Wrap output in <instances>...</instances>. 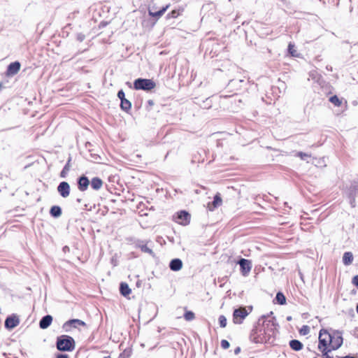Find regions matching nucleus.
Returning <instances> with one entry per match:
<instances>
[{"label":"nucleus","mask_w":358,"mask_h":358,"mask_svg":"<svg viewBox=\"0 0 358 358\" xmlns=\"http://www.w3.org/2000/svg\"><path fill=\"white\" fill-rule=\"evenodd\" d=\"M331 338V334H329L327 330H320L319 334L318 348L323 353L325 358H330L327 355V352H329V349H330Z\"/></svg>","instance_id":"1"},{"label":"nucleus","mask_w":358,"mask_h":358,"mask_svg":"<svg viewBox=\"0 0 358 358\" xmlns=\"http://www.w3.org/2000/svg\"><path fill=\"white\" fill-rule=\"evenodd\" d=\"M57 348L60 351H72L75 348V341L72 337L62 335L57 338Z\"/></svg>","instance_id":"2"},{"label":"nucleus","mask_w":358,"mask_h":358,"mask_svg":"<svg viewBox=\"0 0 358 358\" xmlns=\"http://www.w3.org/2000/svg\"><path fill=\"white\" fill-rule=\"evenodd\" d=\"M155 87V83L150 79L138 78L134 81V87L135 90H151Z\"/></svg>","instance_id":"3"},{"label":"nucleus","mask_w":358,"mask_h":358,"mask_svg":"<svg viewBox=\"0 0 358 358\" xmlns=\"http://www.w3.org/2000/svg\"><path fill=\"white\" fill-rule=\"evenodd\" d=\"M251 308H248V310L246 308H240L236 309L233 314L234 322L236 324L242 323L243 320L248 315L251 311Z\"/></svg>","instance_id":"4"},{"label":"nucleus","mask_w":358,"mask_h":358,"mask_svg":"<svg viewBox=\"0 0 358 358\" xmlns=\"http://www.w3.org/2000/svg\"><path fill=\"white\" fill-rule=\"evenodd\" d=\"M330 349L329 351L338 349L343 344L342 334L339 331H334L331 334Z\"/></svg>","instance_id":"5"},{"label":"nucleus","mask_w":358,"mask_h":358,"mask_svg":"<svg viewBox=\"0 0 358 358\" xmlns=\"http://www.w3.org/2000/svg\"><path fill=\"white\" fill-rule=\"evenodd\" d=\"M191 216L186 211H180L178 212L176 216L174 217V220L181 224V225H187L190 222Z\"/></svg>","instance_id":"6"},{"label":"nucleus","mask_w":358,"mask_h":358,"mask_svg":"<svg viewBox=\"0 0 358 358\" xmlns=\"http://www.w3.org/2000/svg\"><path fill=\"white\" fill-rule=\"evenodd\" d=\"M241 267V272L244 276H247L251 271L252 262L246 259H241L238 262Z\"/></svg>","instance_id":"7"},{"label":"nucleus","mask_w":358,"mask_h":358,"mask_svg":"<svg viewBox=\"0 0 358 358\" xmlns=\"http://www.w3.org/2000/svg\"><path fill=\"white\" fill-rule=\"evenodd\" d=\"M19 324V318L15 315H11L6 318L5 321V327L8 330H11L16 327Z\"/></svg>","instance_id":"8"},{"label":"nucleus","mask_w":358,"mask_h":358,"mask_svg":"<svg viewBox=\"0 0 358 358\" xmlns=\"http://www.w3.org/2000/svg\"><path fill=\"white\" fill-rule=\"evenodd\" d=\"M222 204V199L220 196V194L217 193L215 197L214 200L212 202H209L207 205V208L209 210L213 211L215 209L217 208Z\"/></svg>","instance_id":"9"},{"label":"nucleus","mask_w":358,"mask_h":358,"mask_svg":"<svg viewBox=\"0 0 358 358\" xmlns=\"http://www.w3.org/2000/svg\"><path fill=\"white\" fill-rule=\"evenodd\" d=\"M20 67L21 64L19 62H15L10 64L7 69L6 76H13L15 75L20 70Z\"/></svg>","instance_id":"10"},{"label":"nucleus","mask_w":358,"mask_h":358,"mask_svg":"<svg viewBox=\"0 0 358 358\" xmlns=\"http://www.w3.org/2000/svg\"><path fill=\"white\" fill-rule=\"evenodd\" d=\"M57 190L61 194V196L64 198H66L69 196L70 193V186L68 182H62L58 187Z\"/></svg>","instance_id":"11"},{"label":"nucleus","mask_w":358,"mask_h":358,"mask_svg":"<svg viewBox=\"0 0 358 358\" xmlns=\"http://www.w3.org/2000/svg\"><path fill=\"white\" fill-rule=\"evenodd\" d=\"M90 185L88 178L85 176H81L78 180V189L83 192L85 191Z\"/></svg>","instance_id":"12"},{"label":"nucleus","mask_w":358,"mask_h":358,"mask_svg":"<svg viewBox=\"0 0 358 358\" xmlns=\"http://www.w3.org/2000/svg\"><path fill=\"white\" fill-rule=\"evenodd\" d=\"M52 317L51 315L44 316L40 321V327L43 329L48 328L52 323Z\"/></svg>","instance_id":"13"},{"label":"nucleus","mask_w":358,"mask_h":358,"mask_svg":"<svg viewBox=\"0 0 358 358\" xmlns=\"http://www.w3.org/2000/svg\"><path fill=\"white\" fill-rule=\"evenodd\" d=\"M170 268L172 271H180L182 267V262L180 259H174L170 262Z\"/></svg>","instance_id":"14"},{"label":"nucleus","mask_w":358,"mask_h":358,"mask_svg":"<svg viewBox=\"0 0 358 358\" xmlns=\"http://www.w3.org/2000/svg\"><path fill=\"white\" fill-rule=\"evenodd\" d=\"M103 185V181L99 178H94L91 181V187L94 190H99Z\"/></svg>","instance_id":"15"},{"label":"nucleus","mask_w":358,"mask_h":358,"mask_svg":"<svg viewBox=\"0 0 358 358\" xmlns=\"http://www.w3.org/2000/svg\"><path fill=\"white\" fill-rule=\"evenodd\" d=\"M353 255L350 252H346L343 256V262L345 265L348 266L352 263Z\"/></svg>","instance_id":"16"},{"label":"nucleus","mask_w":358,"mask_h":358,"mask_svg":"<svg viewBox=\"0 0 358 358\" xmlns=\"http://www.w3.org/2000/svg\"><path fill=\"white\" fill-rule=\"evenodd\" d=\"M291 348L294 350L298 351L302 349L303 344L298 340H292L289 342Z\"/></svg>","instance_id":"17"},{"label":"nucleus","mask_w":358,"mask_h":358,"mask_svg":"<svg viewBox=\"0 0 358 358\" xmlns=\"http://www.w3.org/2000/svg\"><path fill=\"white\" fill-rule=\"evenodd\" d=\"M167 8H168V6H166V7H164L163 8H162L161 10H159L157 12H152L150 10H149L148 13L152 17L159 18L161 16H162L164 15V13L166 12Z\"/></svg>","instance_id":"18"},{"label":"nucleus","mask_w":358,"mask_h":358,"mask_svg":"<svg viewBox=\"0 0 358 358\" xmlns=\"http://www.w3.org/2000/svg\"><path fill=\"white\" fill-rule=\"evenodd\" d=\"M50 213L52 217H58L62 215V209L59 206H54L50 208Z\"/></svg>","instance_id":"19"},{"label":"nucleus","mask_w":358,"mask_h":358,"mask_svg":"<svg viewBox=\"0 0 358 358\" xmlns=\"http://www.w3.org/2000/svg\"><path fill=\"white\" fill-rule=\"evenodd\" d=\"M120 292L123 296H127L131 293V289L127 283L122 282L120 284Z\"/></svg>","instance_id":"20"},{"label":"nucleus","mask_w":358,"mask_h":358,"mask_svg":"<svg viewBox=\"0 0 358 358\" xmlns=\"http://www.w3.org/2000/svg\"><path fill=\"white\" fill-rule=\"evenodd\" d=\"M68 324L72 325L73 327H78V326H85V323L83 321L78 319L69 320L66 323V325Z\"/></svg>","instance_id":"21"},{"label":"nucleus","mask_w":358,"mask_h":358,"mask_svg":"<svg viewBox=\"0 0 358 358\" xmlns=\"http://www.w3.org/2000/svg\"><path fill=\"white\" fill-rule=\"evenodd\" d=\"M120 106L122 110L127 111L131 108V104L129 101L124 99L121 101Z\"/></svg>","instance_id":"22"},{"label":"nucleus","mask_w":358,"mask_h":358,"mask_svg":"<svg viewBox=\"0 0 358 358\" xmlns=\"http://www.w3.org/2000/svg\"><path fill=\"white\" fill-rule=\"evenodd\" d=\"M275 300L277 301V302L280 304V305H283L286 302V299H285V296H284L283 294L280 293V292H278L277 294H276V296H275Z\"/></svg>","instance_id":"23"},{"label":"nucleus","mask_w":358,"mask_h":358,"mask_svg":"<svg viewBox=\"0 0 358 358\" xmlns=\"http://www.w3.org/2000/svg\"><path fill=\"white\" fill-rule=\"evenodd\" d=\"M296 156L299 157L302 160H306L308 162V159L310 158V155L302 152H297Z\"/></svg>","instance_id":"24"},{"label":"nucleus","mask_w":358,"mask_h":358,"mask_svg":"<svg viewBox=\"0 0 358 358\" xmlns=\"http://www.w3.org/2000/svg\"><path fill=\"white\" fill-rule=\"evenodd\" d=\"M329 101L336 106H340L341 105V101L337 96H331Z\"/></svg>","instance_id":"25"},{"label":"nucleus","mask_w":358,"mask_h":358,"mask_svg":"<svg viewBox=\"0 0 358 358\" xmlns=\"http://www.w3.org/2000/svg\"><path fill=\"white\" fill-rule=\"evenodd\" d=\"M288 51L292 56H293V57L297 56L296 50L294 49V45H292V43H289L288 45Z\"/></svg>","instance_id":"26"},{"label":"nucleus","mask_w":358,"mask_h":358,"mask_svg":"<svg viewBox=\"0 0 358 358\" xmlns=\"http://www.w3.org/2000/svg\"><path fill=\"white\" fill-rule=\"evenodd\" d=\"M184 317L187 321H191L194 318V314L191 311H187L185 313Z\"/></svg>","instance_id":"27"},{"label":"nucleus","mask_w":358,"mask_h":358,"mask_svg":"<svg viewBox=\"0 0 358 358\" xmlns=\"http://www.w3.org/2000/svg\"><path fill=\"white\" fill-rule=\"evenodd\" d=\"M219 323L221 327H225L227 326V318L224 315H220L219 317Z\"/></svg>","instance_id":"28"},{"label":"nucleus","mask_w":358,"mask_h":358,"mask_svg":"<svg viewBox=\"0 0 358 358\" xmlns=\"http://www.w3.org/2000/svg\"><path fill=\"white\" fill-rule=\"evenodd\" d=\"M140 248L141 249V250L144 252H147V253H149V254H152V251L151 249H150L147 245H140Z\"/></svg>","instance_id":"29"},{"label":"nucleus","mask_w":358,"mask_h":358,"mask_svg":"<svg viewBox=\"0 0 358 358\" xmlns=\"http://www.w3.org/2000/svg\"><path fill=\"white\" fill-rule=\"evenodd\" d=\"M230 346L229 343L227 340H222L221 341V347L223 349H227Z\"/></svg>","instance_id":"30"},{"label":"nucleus","mask_w":358,"mask_h":358,"mask_svg":"<svg viewBox=\"0 0 358 358\" xmlns=\"http://www.w3.org/2000/svg\"><path fill=\"white\" fill-rule=\"evenodd\" d=\"M300 333L303 335H306L309 333V327L308 326H303L300 330Z\"/></svg>","instance_id":"31"},{"label":"nucleus","mask_w":358,"mask_h":358,"mask_svg":"<svg viewBox=\"0 0 358 358\" xmlns=\"http://www.w3.org/2000/svg\"><path fill=\"white\" fill-rule=\"evenodd\" d=\"M170 17L176 18L179 15V12L173 10L171 12V13L169 15Z\"/></svg>","instance_id":"32"},{"label":"nucleus","mask_w":358,"mask_h":358,"mask_svg":"<svg viewBox=\"0 0 358 358\" xmlns=\"http://www.w3.org/2000/svg\"><path fill=\"white\" fill-rule=\"evenodd\" d=\"M118 98L122 101V99H124V93L122 90H120L117 93Z\"/></svg>","instance_id":"33"},{"label":"nucleus","mask_w":358,"mask_h":358,"mask_svg":"<svg viewBox=\"0 0 358 358\" xmlns=\"http://www.w3.org/2000/svg\"><path fill=\"white\" fill-rule=\"evenodd\" d=\"M352 283L358 287V275L352 278Z\"/></svg>","instance_id":"34"},{"label":"nucleus","mask_w":358,"mask_h":358,"mask_svg":"<svg viewBox=\"0 0 358 358\" xmlns=\"http://www.w3.org/2000/svg\"><path fill=\"white\" fill-rule=\"evenodd\" d=\"M68 164L65 166V167L64 168L63 171H62L61 173V176L62 177H64L65 176V173H66V171H68Z\"/></svg>","instance_id":"35"},{"label":"nucleus","mask_w":358,"mask_h":358,"mask_svg":"<svg viewBox=\"0 0 358 358\" xmlns=\"http://www.w3.org/2000/svg\"><path fill=\"white\" fill-rule=\"evenodd\" d=\"M57 358H69V357L66 355H59Z\"/></svg>","instance_id":"36"},{"label":"nucleus","mask_w":358,"mask_h":358,"mask_svg":"<svg viewBox=\"0 0 358 358\" xmlns=\"http://www.w3.org/2000/svg\"><path fill=\"white\" fill-rule=\"evenodd\" d=\"M240 352V348H238L235 350V354H238Z\"/></svg>","instance_id":"37"},{"label":"nucleus","mask_w":358,"mask_h":358,"mask_svg":"<svg viewBox=\"0 0 358 358\" xmlns=\"http://www.w3.org/2000/svg\"><path fill=\"white\" fill-rule=\"evenodd\" d=\"M356 309H357V313H358V303H357V308H356Z\"/></svg>","instance_id":"38"},{"label":"nucleus","mask_w":358,"mask_h":358,"mask_svg":"<svg viewBox=\"0 0 358 358\" xmlns=\"http://www.w3.org/2000/svg\"><path fill=\"white\" fill-rule=\"evenodd\" d=\"M287 320H291V317H287Z\"/></svg>","instance_id":"39"},{"label":"nucleus","mask_w":358,"mask_h":358,"mask_svg":"<svg viewBox=\"0 0 358 358\" xmlns=\"http://www.w3.org/2000/svg\"><path fill=\"white\" fill-rule=\"evenodd\" d=\"M104 358H111V357H104Z\"/></svg>","instance_id":"40"},{"label":"nucleus","mask_w":358,"mask_h":358,"mask_svg":"<svg viewBox=\"0 0 358 358\" xmlns=\"http://www.w3.org/2000/svg\"><path fill=\"white\" fill-rule=\"evenodd\" d=\"M315 358H317V357H315Z\"/></svg>","instance_id":"41"}]
</instances>
